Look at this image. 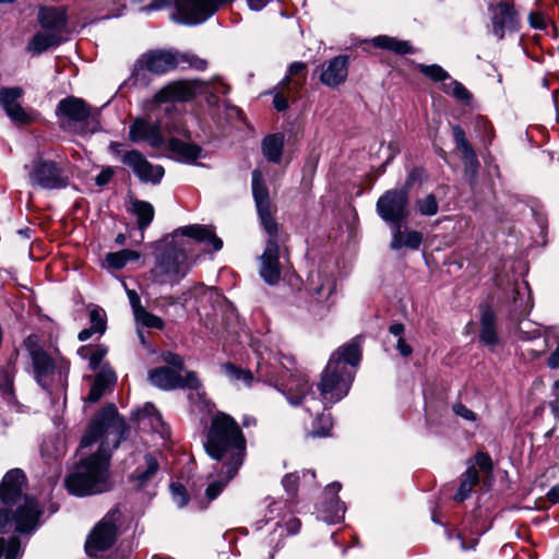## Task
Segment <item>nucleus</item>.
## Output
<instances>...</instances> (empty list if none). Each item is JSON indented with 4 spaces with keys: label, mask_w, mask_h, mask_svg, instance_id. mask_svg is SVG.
I'll use <instances>...</instances> for the list:
<instances>
[{
    "label": "nucleus",
    "mask_w": 559,
    "mask_h": 559,
    "mask_svg": "<svg viewBox=\"0 0 559 559\" xmlns=\"http://www.w3.org/2000/svg\"><path fill=\"white\" fill-rule=\"evenodd\" d=\"M128 427L119 416L115 404L104 406L91 421L80 447L87 448L99 442L97 452L82 460L75 469L67 476L68 491L78 497L92 496L108 491L109 464L111 453L127 438Z\"/></svg>",
    "instance_id": "1"
},
{
    "label": "nucleus",
    "mask_w": 559,
    "mask_h": 559,
    "mask_svg": "<svg viewBox=\"0 0 559 559\" xmlns=\"http://www.w3.org/2000/svg\"><path fill=\"white\" fill-rule=\"evenodd\" d=\"M204 449L219 466L221 478L211 481L205 490L206 498L216 499L227 484L237 475L247 455V440L238 423L225 413L216 414L207 430Z\"/></svg>",
    "instance_id": "2"
},
{
    "label": "nucleus",
    "mask_w": 559,
    "mask_h": 559,
    "mask_svg": "<svg viewBox=\"0 0 559 559\" xmlns=\"http://www.w3.org/2000/svg\"><path fill=\"white\" fill-rule=\"evenodd\" d=\"M26 476L20 468L9 471L0 483V533L14 524L15 532L28 534L38 526L41 511L35 499L24 495Z\"/></svg>",
    "instance_id": "3"
},
{
    "label": "nucleus",
    "mask_w": 559,
    "mask_h": 559,
    "mask_svg": "<svg viewBox=\"0 0 559 559\" xmlns=\"http://www.w3.org/2000/svg\"><path fill=\"white\" fill-rule=\"evenodd\" d=\"M360 361L361 352L332 353L318 383L325 403H336L348 394Z\"/></svg>",
    "instance_id": "4"
},
{
    "label": "nucleus",
    "mask_w": 559,
    "mask_h": 559,
    "mask_svg": "<svg viewBox=\"0 0 559 559\" xmlns=\"http://www.w3.org/2000/svg\"><path fill=\"white\" fill-rule=\"evenodd\" d=\"M190 240H173L156 255L151 276L157 284H177L189 272L188 252Z\"/></svg>",
    "instance_id": "5"
},
{
    "label": "nucleus",
    "mask_w": 559,
    "mask_h": 559,
    "mask_svg": "<svg viewBox=\"0 0 559 559\" xmlns=\"http://www.w3.org/2000/svg\"><path fill=\"white\" fill-rule=\"evenodd\" d=\"M182 64H188L190 68L203 71L207 67V61L193 53H181L171 50H151L138 59L132 76L138 81L142 70H147L154 74H164Z\"/></svg>",
    "instance_id": "6"
},
{
    "label": "nucleus",
    "mask_w": 559,
    "mask_h": 559,
    "mask_svg": "<svg viewBox=\"0 0 559 559\" xmlns=\"http://www.w3.org/2000/svg\"><path fill=\"white\" fill-rule=\"evenodd\" d=\"M35 379L44 389L53 382L63 383L69 371V361L59 352H31Z\"/></svg>",
    "instance_id": "7"
},
{
    "label": "nucleus",
    "mask_w": 559,
    "mask_h": 559,
    "mask_svg": "<svg viewBox=\"0 0 559 559\" xmlns=\"http://www.w3.org/2000/svg\"><path fill=\"white\" fill-rule=\"evenodd\" d=\"M119 519L120 511L111 509L95 525L85 542V551L90 557H98L112 547L118 536L117 523Z\"/></svg>",
    "instance_id": "8"
},
{
    "label": "nucleus",
    "mask_w": 559,
    "mask_h": 559,
    "mask_svg": "<svg viewBox=\"0 0 559 559\" xmlns=\"http://www.w3.org/2000/svg\"><path fill=\"white\" fill-rule=\"evenodd\" d=\"M169 134H185L186 130L180 122H174L171 126L160 121L152 122L146 118L138 117L129 126L128 138L132 143L145 142L152 147H159L164 144L165 139L162 129Z\"/></svg>",
    "instance_id": "9"
},
{
    "label": "nucleus",
    "mask_w": 559,
    "mask_h": 559,
    "mask_svg": "<svg viewBox=\"0 0 559 559\" xmlns=\"http://www.w3.org/2000/svg\"><path fill=\"white\" fill-rule=\"evenodd\" d=\"M29 185L45 190L62 189L69 185V177L56 162L38 157L28 171Z\"/></svg>",
    "instance_id": "10"
},
{
    "label": "nucleus",
    "mask_w": 559,
    "mask_h": 559,
    "mask_svg": "<svg viewBox=\"0 0 559 559\" xmlns=\"http://www.w3.org/2000/svg\"><path fill=\"white\" fill-rule=\"evenodd\" d=\"M147 378L151 384L165 391L175 389L199 390L201 388V381L197 372L187 371L182 376L181 371L166 366L151 369Z\"/></svg>",
    "instance_id": "11"
},
{
    "label": "nucleus",
    "mask_w": 559,
    "mask_h": 559,
    "mask_svg": "<svg viewBox=\"0 0 559 559\" xmlns=\"http://www.w3.org/2000/svg\"><path fill=\"white\" fill-rule=\"evenodd\" d=\"M377 213L384 222L400 225L409 214L406 190L385 191L377 201Z\"/></svg>",
    "instance_id": "12"
},
{
    "label": "nucleus",
    "mask_w": 559,
    "mask_h": 559,
    "mask_svg": "<svg viewBox=\"0 0 559 559\" xmlns=\"http://www.w3.org/2000/svg\"><path fill=\"white\" fill-rule=\"evenodd\" d=\"M252 194L263 228L269 235H276L278 231V225L273 217L269 189L264 183L262 173L259 169H254L252 171Z\"/></svg>",
    "instance_id": "13"
},
{
    "label": "nucleus",
    "mask_w": 559,
    "mask_h": 559,
    "mask_svg": "<svg viewBox=\"0 0 559 559\" xmlns=\"http://www.w3.org/2000/svg\"><path fill=\"white\" fill-rule=\"evenodd\" d=\"M492 34L502 39L507 32H515L520 27V16L512 0H500L488 7Z\"/></svg>",
    "instance_id": "14"
},
{
    "label": "nucleus",
    "mask_w": 559,
    "mask_h": 559,
    "mask_svg": "<svg viewBox=\"0 0 559 559\" xmlns=\"http://www.w3.org/2000/svg\"><path fill=\"white\" fill-rule=\"evenodd\" d=\"M204 83L199 80H179L165 85L154 95L155 104L189 102L202 91Z\"/></svg>",
    "instance_id": "15"
},
{
    "label": "nucleus",
    "mask_w": 559,
    "mask_h": 559,
    "mask_svg": "<svg viewBox=\"0 0 559 559\" xmlns=\"http://www.w3.org/2000/svg\"><path fill=\"white\" fill-rule=\"evenodd\" d=\"M56 115L60 119L61 128L71 129L78 123L86 122L92 115V108L84 99L68 96L58 103Z\"/></svg>",
    "instance_id": "16"
},
{
    "label": "nucleus",
    "mask_w": 559,
    "mask_h": 559,
    "mask_svg": "<svg viewBox=\"0 0 559 559\" xmlns=\"http://www.w3.org/2000/svg\"><path fill=\"white\" fill-rule=\"evenodd\" d=\"M269 236L265 249L260 257L259 274L266 284L273 286L281 280L282 265L280 263L277 234Z\"/></svg>",
    "instance_id": "17"
},
{
    "label": "nucleus",
    "mask_w": 559,
    "mask_h": 559,
    "mask_svg": "<svg viewBox=\"0 0 559 559\" xmlns=\"http://www.w3.org/2000/svg\"><path fill=\"white\" fill-rule=\"evenodd\" d=\"M121 162L132 169L133 174L143 182L158 183L164 176V168L150 163L138 150H131L121 155Z\"/></svg>",
    "instance_id": "18"
},
{
    "label": "nucleus",
    "mask_w": 559,
    "mask_h": 559,
    "mask_svg": "<svg viewBox=\"0 0 559 559\" xmlns=\"http://www.w3.org/2000/svg\"><path fill=\"white\" fill-rule=\"evenodd\" d=\"M348 68V57L336 56L320 66L319 80L323 85L330 88L337 87L346 81Z\"/></svg>",
    "instance_id": "19"
},
{
    "label": "nucleus",
    "mask_w": 559,
    "mask_h": 559,
    "mask_svg": "<svg viewBox=\"0 0 559 559\" xmlns=\"http://www.w3.org/2000/svg\"><path fill=\"white\" fill-rule=\"evenodd\" d=\"M178 237H188L198 242H205L210 245L213 251H219L223 247V241L218 238L214 229L209 226L189 225L176 229L173 234V240H178Z\"/></svg>",
    "instance_id": "20"
},
{
    "label": "nucleus",
    "mask_w": 559,
    "mask_h": 559,
    "mask_svg": "<svg viewBox=\"0 0 559 559\" xmlns=\"http://www.w3.org/2000/svg\"><path fill=\"white\" fill-rule=\"evenodd\" d=\"M23 95L21 87H4L0 90V104L7 115L16 122L26 123L29 121L28 115L19 104V98Z\"/></svg>",
    "instance_id": "21"
},
{
    "label": "nucleus",
    "mask_w": 559,
    "mask_h": 559,
    "mask_svg": "<svg viewBox=\"0 0 559 559\" xmlns=\"http://www.w3.org/2000/svg\"><path fill=\"white\" fill-rule=\"evenodd\" d=\"M453 138L456 144L457 150L462 154V159L464 163V169L466 176H468L471 179H474L477 169L479 167V162L477 159V156L468 142V140L465 136L464 130L460 126H454L452 128Z\"/></svg>",
    "instance_id": "22"
},
{
    "label": "nucleus",
    "mask_w": 559,
    "mask_h": 559,
    "mask_svg": "<svg viewBox=\"0 0 559 559\" xmlns=\"http://www.w3.org/2000/svg\"><path fill=\"white\" fill-rule=\"evenodd\" d=\"M88 366L92 370L96 371L95 379L109 389H112L117 382L116 372L104 361L106 352H90Z\"/></svg>",
    "instance_id": "23"
},
{
    "label": "nucleus",
    "mask_w": 559,
    "mask_h": 559,
    "mask_svg": "<svg viewBox=\"0 0 559 559\" xmlns=\"http://www.w3.org/2000/svg\"><path fill=\"white\" fill-rule=\"evenodd\" d=\"M38 21L41 28L60 34V36L67 25L66 13L56 8H41L38 12Z\"/></svg>",
    "instance_id": "24"
},
{
    "label": "nucleus",
    "mask_w": 559,
    "mask_h": 559,
    "mask_svg": "<svg viewBox=\"0 0 559 559\" xmlns=\"http://www.w3.org/2000/svg\"><path fill=\"white\" fill-rule=\"evenodd\" d=\"M423 242V234L417 230L402 229L401 224L396 225L390 243L391 249L400 250L402 248L417 250Z\"/></svg>",
    "instance_id": "25"
},
{
    "label": "nucleus",
    "mask_w": 559,
    "mask_h": 559,
    "mask_svg": "<svg viewBox=\"0 0 559 559\" xmlns=\"http://www.w3.org/2000/svg\"><path fill=\"white\" fill-rule=\"evenodd\" d=\"M311 392L312 385L309 380L299 376L289 381L286 391H284V395L290 405L298 406Z\"/></svg>",
    "instance_id": "26"
},
{
    "label": "nucleus",
    "mask_w": 559,
    "mask_h": 559,
    "mask_svg": "<svg viewBox=\"0 0 559 559\" xmlns=\"http://www.w3.org/2000/svg\"><path fill=\"white\" fill-rule=\"evenodd\" d=\"M479 338L485 346H495L498 344V334L496 325V316L489 307L481 309Z\"/></svg>",
    "instance_id": "27"
},
{
    "label": "nucleus",
    "mask_w": 559,
    "mask_h": 559,
    "mask_svg": "<svg viewBox=\"0 0 559 559\" xmlns=\"http://www.w3.org/2000/svg\"><path fill=\"white\" fill-rule=\"evenodd\" d=\"M62 41L60 34L41 29L34 35L32 40L27 45V50L34 55H40L47 49L58 46Z\"/></svg>",
    "instance_id": "28"
},
{
    "label": "nucleus",
    "mask_w": 559,
    "mask_h": 559,
    "mask_svg": "<svg viewBox=\"0 0 559 559\" xmlns=\"http://www.w3.org/2000/svg\"><path fill=\"white\" fill-rule=\"evenodd\" d=\"M158 469V461L153 454L147 453L144 455V466L136 467L132 474V479L136 481L139 488H143L157 474Z\"/></svg>",
    "instance_id": "29"
},
{
    "label": "nucleus",
    "mask_w": 559,
    "mask_h": 559,
    "mask_svg": "<svg viewBox=\"0 0 559 559\" xmlns=\"http://www.w3.org/2000/svg\"><path fill=\"white\" fill-rule=\"evenodd\" d=\"M307 64L305 62H293L288 69L287 75L283 79L281 85L287 87L288 92H297L306 82Z\"/></svg>",
    "instance_id": "30"
},
{
    "label": "nucleus",
    "mask_w": 559,
    "mask_h": 559,
    "mask_svg": "<svg viewBox=\"0 0 559 559\" xmlns=\"http://www.w3.org/2000/svg\"><path fill=\"white\" fill-rule=\"evenodd\" d=\"M372 45L380 49L393 51L397 55L413 53L414 49L407 40H401L388 35H380L372 39Z\"/></svg>",
    "instance_id": "31"
},
{
    "label": "nucleus",
    "mask_w": 559,
    "mask_h": 559,
    "mask_svg": "<svg viewBox=\"0 0 559 559\" xmlns=\"http://www.w3.org/2000/svg\"><path fill=\"white\" fill-rule=\"evenodd\" d=\"M283 148L284 136L282 134H271L262 141V152L269 162L278 164L282 159Z\"/></svg>",
    "instance_id": "32"
},
{
    "label": "nucleus",
    "mask_w": 559,
    "mask_h": 559,
    "mask_svg": "<svg viewBox=\"0 0 559 559\" xmlns=\"http://www.w3.org/2000/svg\"><path fill=\"white\" fill-rule=\"evenodd\" d=\"M221 372L224 373L235 385L243 384L250 386L253 381L252 371L236 366L233 362H225L221 366Z\"/></svg>",
    "instance_id": "33"
},
{
    "label": "nucleus",
    "mask_w": 559,
    "mask_h": 559,
    "mask_svg": "<svg viewBox=\"0 0 559 559\" xmlns=\"http://www.w3.org/2000/svg\"><path fill=\"white\" fill-rule=\"evenodd\" d=\"M168 146L171 152L177 154L185 162H194L201 154V148L191 143H186L181 140L170 138Z\"/></svg>",
    "instance_id": "34"
},
{
    "label": "nucleus",
    "mask_w": 559,
    "mask_h": 559,
    "mask_svg": "<svg viewBox=\"0 0 559 559\" xmlns=\"http://www.w3.org/2000/svg\"><path fill=\"white\" fill-rule=\"evenodd\" d=\"M131 212L136 216L138 226L141 230L145 229L152 223L155 214L153 205L141 200L132 201Z\"/></svg>",
    "instance_id": "35"
},
{
    "label": "nucleus",
    "mask_w": 559,
    "mask_h": 559,
    "mask_svg": "<svg viewBox=\"0 0 559 559\" xmlns=\"http://www.w3.org/2000/svg\"><path fill=\"white\" fill-rule=\"evenodd\" d=\"M40 453L46 460H57L66 453V444L58 436L48 437L40 445Z\"/></svg>",
    "instance_id": "36"
},
{
    "label": "nucleus",
    "mask_w": 559,
    "mask_h": 559,
    "mask_svg": "<svg viewBox=\"0 0 559 559\" xmlns=\"http://www.w3.org/2000/svg\"><path fill=\"white\" fill-rule=\"evenodd\" d=\"M140 252L131 249H122L117 252H110L106 255V262L109 267L120 270L127 265L130 261H138L140 259Z\"/></svg>",
    "instance_id": "37"
},
{
    "label": "nucleus",
    "mask_w": 559,
    "mask_h": 559,
    "mask_svg": "<svg viewBox=\"0 0 559 559\" xmlns=\"http://www.w3.org/2000/svg\"><path fill=\"white\" fill-rule=\"evenodd\" d=\"M415 207L423 216H433L439 211V204L433 193H429L424 198L416 200Z\"/></svg>",
    "instance_id": "38"
},
{
    "label": "nucleus",
    "mask_w": 559,
    "mask_h": 559,
    "mask_svg": "<svg viewBox=\"0 0 559 559\" xmlns=\"http://www.w3.org/2000/svg\"><path fill=\"white\" fill-rule=\"evenodd\" d=\"M88 318L92 330L96 331L97 336L103 335L107 329V317L104 309L96 306L93 307L90 310Z\"/></svg>",
    "instance_id": "39"
},
{
    "label": "nucleus",
    "mask_w": 559,
    "mask_h": 559,
    "mask_svg": "<svg viewBox=\"0 0 559 559\" xmlns=\"http://www.w3.org/2000/svg\"><path fill=\"white\" fill-rule=\"evenodd\" d=\"M135 320L142 325L150 329H164V321L160 317L148 312L145 308L138 310V313L134 314Z\"/></svg>",
    "instance_id": "40"
},
{
    "label": "nucleus",
    "mask_w": 559,
    "mask_h": 559,
    "mask_svg": "<svg viewBox=\"0 0 559 559\" xmlns=\"http://www.w3.org/2000/svg\"><path fill=\"white\" fill-rule=\"evenodd\" d=\"M418 70L435 82H442L449 79V73L438 64H418Z\"/></svg>",
    "instance_id": "41"
},
{
    "label": "nucleus",
    "mask_w": 559,
    "mask_h": 559,
    "mask_svg": "<svg viewBox=\"0 0 559 559\" xmlns=\"http://www.w3.org/2000/svg\"><path fill=\"white\" fill-rule=\"evenodd\" d=\"M170 493L174 502L179 507L183 508L189 501V495L186 487L180 483L170 484Z\"/></svg>",
    "instance_id": "42"
},
{
    "label": "nucleus",
    "mask_w": 559,
    "mask_h": 559,
    "mask_svg": "<svg viewBox=\"0 0 559 559\" xmlns=\"http://www.w3.org/2000/svg\"><path fill=\"white\" fill-rule=\"evenodd\" d=\"M445 93L451 94L456 99L467 102L472 95L468 90L459 81H452L445 86Z\"/></svg>",
    "instance_id": "43"
},
{
    "label": "nucleus",
    "mask_w": 559,
    "mask_h": 559,
    "mask_svg": "<svg viewBox=\"0 0 559 559\" xmlns=\"http://www.w3.org/2000/svg\"><path fill=\"white\" fill-rule=\"evenodd\" d=\"M112 389L107 388L106 385L102 384L100 382L94 380L90 393L86 397V401L90 403H96L98 402L107 392L111 391Z\"/></svg>",
    "instance_id": "44"
},
{
    "label": "nucleus",
    "mask_w": 559,
    "mask_h": 559,
    "mask_svg": "<svg viewBox=\"0 0 559 559\" xmlns=\"http://www.w3.org/2000/svg\"><path fill=\"white\" fill-rule=\"evenodd\" d=\"M299 476L295 473L286 474L282 479L285 491L294 497L298 490Z\"/></svg>",
    "instance_id": "45"
},
{
    "label": "nucleus",
    "mask_w": 559,
    "mask_h": 559,
    "mask_svg": "<svg viewBox=\"0 0 559 559\" xmlns=\"http://www.w3.org/2000/svg\"><path fill=\"white\" fill-rule=\"evenodd\" d=\"M424 177H425V170L424 168H420V167H415L413 168L407 178H406V181L404 183V187L402 188V190H406V192L408 193L411 188L416 183V182H421L424 180Z\"/></svg>",
    "instance_id": "46"
},
{
    "label": "nucleus",
    "mask_w": 559,
    "mask_h": 559,
    "mask_svg": "<svg viewBox=\"0 0 559 559\" xmlns=\"http://www.w3.org/2000/svg\"><path fill=\"white\" fill-rule=\"evenodd\" d=\"M300 526H301L300 520L294 518V519H290L286 523L285 527L283 525L276 524L274 533H276L278 531V536L280 537L284 536V531H286L287 535H295V534H297L299 532Z\"/></svg>",
    "instance_id": "47"
},
{
    "label": "nucleus",
    "mask_w": 559,
    "mask_h": 559,
    "mask_svg": "<svg viewBox=\"0 0 559 559\" xmlns=\"http://www.w3.org/2000/svg\"><path fill=\"white\" fill-rule=\"evenodd\" d=\"M163 361L167 364L166 367H171L179 371L183 369V358L176 352H163Z\"/></svg>",
    "instance_id": "48"
},
{
    "label": "nucleus",
    "mask_w": 559,
    "mask_h": 559,
    "mask_svg": "<svg viewBox=\"0 0 559 559\" xmlns=\"http://www.w3.org/2000/svg\"><path fill=\"white\" fill-rule=\"evenodd\" d=\"M452 411L456 416H459L465 420H468V421L477 420V415L462 403H455L452 406Z\"/></svg>",
    "instance_id": "49"
},
{
    "label": "nucleus",
    "mask_w": 559,
    "mask_h": 559,
    "mask_svg": "<svg viewBox=\"0 0 559 559\" xmlns=\"http://www.w3.org/2000/svg\"><path fill=\"white\" fill-rule=\"evenodd\" d=\"M290 92H288L287 87L283 88V85H281V91L275 94L273 104H274V107L278 111H283L288 108V96L287 95Z\"/></svg>",
    "instance_id": "50"
},
{
    "label": "nucleus",
    "mask_w": 559,
    "mask_h": 559,
    "mask_svg": "<svg viewBox=\"0 0 559 559\" xmlns=\"http://www.w3.org/2000/svg\"><path fill=\"white\" fill-rule=\"evenodd\" d=\"M0 391L4 395H12L13 392V380L8 371H0Z\"/></svg>",
    "instance_id": "51"
},
{
    "label": "nucleus",
    "mask_w": 559,
    "mask_h": 559,
    "mask_svg": "<svg viewBox=\"0 0 559 559\" xmlns=\"http://www.w3.org/2000/svg\"><path fill=\"white\" fill-rule=\"evenodd\" d=\"M475 461L483 472L489 473L492 471V460L487 453L478 452L475 456Z\"/></svg>",
    "instance_id": "52"
},
{
    "label": "nucleus",
    "mask_w": 559,
    "mask_h": 559,
    "mask_svg": "<svg viewBox=\"0 0 559 559\" xmlns=\"http://www.w3.org/2000/svg\"><path fill=\"white\" fill-rule=\"evenodd\" d=\"M461 480L474 488L479 481V475H478L477 468L473 465L468 466L467 469L465 471V473L462 475Z\"/></svg>",
    "instance_id": "53"
},
{
    "label": "nucleus",
    "mask_w": 559,
    "mask_h": 559,
    "mask_svg": "<svg viewBox=\"0 0 559 559\" xmlns=\"http://www.w3.org/2000/svg\"><path fill=\"white\" fill-rule=\"evenodd\" d=\"M390 332L394 335V336H397L399 340H397V349H409L406 344H405V341L402 338V334L404 332V325L401 324V323H396V324H393L390 326Z\"/></svg>",
    "instance_id": "54"
},
{
    "label": "nucleus",
    "mask_w": 559,
    "mask_h": 559,
    "mask_svg": "<svg viewBox=\"0 0 559 559\" xmlns=\"http://www.w3.org/2000/svg\"><path fill=\"white\" fill-rule=\"evenodd\" d=\"M331 503L335 507V512L332 516L325 519L330 523L338 522L345 512L344 503H342L338 499L332 500Z\"/></svg>",
    "instance_id": "55"
},
{
    "label": "nucleus",
    "mask_w": 559,
    "mask_h": 559,
    "mask_svg": "<svg viewBox=\"0 0 559 559\" xmlns=\"http://www.w3.org/2000/svg\"><path fill=\"white\" fill-rule=\"evenodd\" d=\"M472 490H473L472 486H468L467 484H465L461 480L459 489L454 496V500L457 502H462V501L466 500L471 496Z\"/></svg>",
    "instance_id": "56"
},
{
    "label": "nucleus",
    "mask_w": 559,
    "mask_h": 559,
    "mask_svg": "<svg viewBox=\"0 0 559 559\" xmlns=\"http://www.w3.org/2000/svg\"><path fill=\"white\" fill-rule=\"evenodd\" d=\"M112 176H114V170L110 167L103 169L100 171V174L96 177V183L98 186H104L110 181Z\"/></svg>",
    "instance_id": "57"
},
{
    "label": "nucleus",
    "mask_w": 559,
    "mask_h": 559,
    "mask_svg": "<svg viewBox=\"0 0 559 559\" xmlns=\"http://www.w3.org/2000/svg\"><path fill=\"white\" fill-rule=\"evenodd\" d=\"M128 297L133 310V313L136 314L138 310L143 309L144 307L141 305V300L139 295L134 290L128 292Z\"/></svg>",
    "instance_id": "58"
},
{
    "label": "nucleus",
    "mask_w": 559,
    "mask_h": 559,
    "mask_svg": "<svg viewBox=\"0 0 559 559\" xmlns=\"http://www.w3.org/2000/svg\"><path fill=\"white\" fill-rule=\"evenodd\" d=\"M545 343L548 349H559V335L556 333H549L545 337Z\"/></svg>",
    "instance_id": "59"
},
{
    "label": "nucleus",
    "mask_w": 559,
    "mask_h": 559,
    "mask_svg": "<svg viewBox=\"0 0 559 559\" xmlns=\"http://www.w3.org/2000/svg\"><path fill=\"white\" fill-rule=\"evenodd\" d=\"M364 345V336L358 335L354 337L350 342H348L346 345L341 347L340 349H359Z\"/></svg>",
    "instance_id": "60"
},
{
    "label": "nucleus",
    "mask_w": 559,
    "mask_h": 559,
    "mask_svg": "<svg viewBox=\"0 0 559 559\" xmlns=\"http://www.w3.org/2000/svg\"><path fill=\"white\" fill-rule=\"evenodd\" d=\"M153 415H156V419H159V416L157 415V411L153 404H146L144 406V408L139 412V417L141 419H144L145 417H151Z\"/></svg>",
    "instance_id": "61"
},
{
    "label": "nucleus",
    "mask_w": 559,
    "mask_h": 559,
    "mask_svg": "<svg viewBox=\"0 0 559 559\" xmlns=\"http://www.w3.org/2000/svg\"><path fill=\"white\" fill-rule=\"evenodd\" d=\"M548 501L552 504H556L559 502V485H555L551 487L547 495H546Z\"/></svg>",
    "instance_id": "62"
},
{
    "label": "nucleus",
    "mask_w": 559,
    "mask_h": 559,
    "mask_svg": "<svg viewBox=\"0 0 559 559\" xmlns=\"http://www.w3.org/2000/svg\"><path fill=\"white\" fill-rule=\"evenodd\" d=\"M203 299L206 301L215 300L219 304L218 309L222 311L223 308V301L221 300V297L214 292V290H205L203 294Z\"/></svg>",
    "instance_id": "63"
},
{
    "label": "nucleus",
    "mask_w": 559,
    "mask_h": 559,
    "mask_svg": "<svg viewBox=\"0 0 559 559\" xmlns=\"http://www.w3.org/2000/svg\"><path fill=\"white\" fill-rule=\"evenodd\" d=\"M547 364L552 369L559 368V352H552Z\"/></svg>",
    "instance_id": "64"
}]
</instances>
